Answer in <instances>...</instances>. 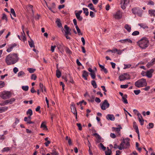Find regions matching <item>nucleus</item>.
Returning <instances> with one entry per match:
<instances>
[{
    "label": "nucleus",
    "mask_w": 155,
    "mask_h": 155,
    "mask_svg": "<svg viewBox=\"0 0 155 155\" xmlns=\"http://www.w3.org/2000/svg\"><path fill=\"white\" fill-rule=\"evenodd\" d=\"M56 46L55 45L52 46V45L51 47V51L52 52H53L54 51L55 48H56Z\"/></svg>",
    "instance_id": "64"
},
{
    "label": "nucleus",
    "mask_w": 155,
    "mask_h": 155,
    "mask_svg": "<svg viewBox=\"0 0 155 155\" xmlns=\"http://www.w3.org/2000/svg\"><path fill=\"white\" fill-rule=\"evenodd\" d=\"M61 72L57 69L56 71V76L58 78H60L61 76Z\"/></svg>",
    "instance_id": "32"
},
{
    "label": "nucleus",
    "mask_w": 155,
    "mask_h": 155,
    "mask_svg": "<svg viewBox=\"0 0 155 155\" xmlns=\"http://www.w3.org/2000/svg\"><path fill=\"white\" fill-rule=\"evenodd\" d=\"M127 94H125L124 95L122 98V101L125 104H127L128 103V101L127 99Z\"/></svg>",
    "instance_id": "25"
},
{
    "label": "nucleus",
    "mask_w": 155,
    "mask_h": 155,
    "mask_svg": "<svg viewBox=\"0 0 155 155\" xmlns=\"http://www.w3.org/2000/svg\"><path fill=\"white\" fill-rule=\"evenodd\" d=\"M89 98H88L87 100L88 101L91 102H93L94 101V96H92L91 97L90 96V97H88Z\"/></svg>",
    "instance_id": "34"
},
{
    "label": "nucleus",
    "mask_w": 155,
    "mask_h": 155,
    "mask_svg": "<svg viewBox=\"0 0 155 155\" xmlns=\"http://www.w3.org/2000/svg\"><path fill=\"white\" fill-rule=\"evenodd\" d=\"M106 118L108 120L112 121L114 120L115 118L114 115L113 114H108L106 116Z\"/></svg>",
    "instance_id": "16"
},
{
    "label": "nucleus",
    "mask_w": 155,
    "mask_h": 155,
    "mask_svg": "<svg viewBox=\"0 0 155 155\" xmlns=\"http://www.w3.org/2000/svg\"><path fill=\"white\" fill-rule=\"evenodd\" d=\"M39 87L41 89L42 92H43V89L44 91H46V89L45 87L44 86L43 84L41 83H40L39 84Z\"/></svg>",
    "instance_id": "29"
},
{
    "label": "nucleus",
    "mask_w": 155,
    "mask_h": 155,
    "mask_svg": "<svg viewBox=\"0 0 155 155\" xmlns=\"http://www.w3.org/2000/svg\"><path fill=\"white\" fill-rule=\"evenodd\" d=\"M22 89L24 91H27L28 89V87L27 86H24L22 87Z\"/></svg>",
    "instance_id": "45"
},
{
    "label": "nucleus",
    "mask_w": 155,
    "mask_h": 155,
    "mask_svg": "<svg viewBox=\"0 0 155 155\" xmlns=\"http://www.w3.org/2000/svg\"><path fill=\"white\" fill-rule=\"evenodd\" d=\"M83 10L84 11V13L86 16H87L89 15V12L88 11V9L87 8H83Z\"/></svg>",
    "instance_id": "38"
},
{
    "label": "nucleus",
    "mask_w": 155,
    "mask_h": 155,
    "mask_svg": "<svg viewBox=\"0 0 155 155\" xmlns=\"http://www.w3.org/2000/svg\"><path fill=\"white\" fill-rule=\"evenodd\" d=\"M51 155H58V153L56 151L55 149L54 148L52 150V152L51 153Z\"/></svg>",
    "instance_id": "36"
},
{
    "label": "nucleus",
    "mask_w": 155,
    "mask_h": 155,
    "mask_svg": "<svg viewBox=\"0 0 155 155\" xmlns=\"http://www.w3.org/2000/svg\"><path fill=\"white\" fill-rule=\"evenodd\" d=\"M138 120L139 122L140 123V124L141 125H143L144 124V120L143 119H140L139 117H138Z\"/></svg>",
    "instance_id": "46"
},
{
    "label": "nucleus",
    "mask_w": 155,
    "mask_h": 155,
    "mask_svg": "<svg viewBox=\"0 0 155 155\" xmlns=\"http://www.w3.org/2000/svg\"><path fill=\"white\" fill-rule=\"evenodd\" d=\"M5 83L4 82L0 81V89L1 88L5 86Z\"/></svg>",
    "instance_id": "50"
},
{
    "label": "nucleus",
    "mask_w": 155,
    "mask_h": 155,
    "mask_svg": "<svg viewBox=\"0 0 155 155\" xmlns=\"http://www.w3.org/2000/svg\"><path fill=\"white\" fill-rule=\"evenodd\" d=\"M88 143H89L88 146H89V153L90 155H92L93 154V153H92L91 151V149H90V146H91V144H90V142H89V141L88 140Z\"/></svg>",
    "instance_id": "56"
},
{
    "label": "nucleus",
    "mask_w": 155,
    "mask_h": 155,
    "mask_svg": "<svg viewBox=\"0 0 155 155\" xmlns=\"http://www.w3.org/2000/svg\"><path fill=\"white\" fill-rule=\"evenodd\" d=\"M124 142L123 141L120 143V146H119V149L120 150H122L124 149Z\"/></svg>",
    "instance_id": "37"
},
{
    "label": "nucleus",
    "mask_w": 155,
    "mask_h": 155,
    "mask_svg": "<svg viewBox=\"0 0 155 155\" xmlns=\"http://www.w3.org/2000/svg\"><path fill=\"white\" fill-rule=\"evenodd\" d=\"M88 7H89L90 9L91 10L94 11L95 12H96V11L94 7V6L93 5V4L91 3L89 4L88 5Z\"/></svg>",
    "instance_id": "27"
},
{
    "label": "nucleus",
    "mask_w": 155,
    "mask_h": 155,
    "mask_svg": "<svg viewBox=\"0 0 155 155\" xmlns=\"http://www.w3.org/2000/svg\"><path fill=\"white\" fill-rule=\"evenodd\" d=\"M88 73L85 71H83L82 77L86 80H87V77L88 76Z\"/></svg>",
    "instance_id": "22"
},
{
    "label": "nucleus",
    "mask_w": 155,
    "mask_h": 155,
    "mask_svg": "<svg viewBox=\"0 0 155 155\" xmlns=\"http://www.w3.org/2000/svg\"><path fill=\"white\" fill-rule=\"evenodd\" d=\"M91 83L94 88H96L97 87V85L95 81H92L91 82Z\"/></svg>",
    "instance_id": "40"
},
{
    "label": "nucleus",
    "mask_w": 155,
    "mask_h": 155,
    "mask_svg": "<svg viewBox=\"0 0 155 155\" xmlns=\"http://www.w3.org/2000/svg\"><path fill=\"white\" fill-rule=\"evenodd\" d=\"M24 74H25V73L24 72H23L22 71H20L18 73V77H20V76H21L22 75H24Z\"/></svg>",
    "instance_id": "63"
},
{
    "label": "nucleus",
    "mask_w": 155,
    "mask_h": 155,
    "mask_svg": "<svg viewBox=\"0 0 155 155\" xmlns=\"http://www.w3.org/2000/svg\"><path fill=\"white\" fill-rule=\"evenodd\" d=\"M71 112L75 115L76 118L77 119V113L75 105L74 103L72 102L71 105Z\"/></svg>",
    "instance_id": "8"
},
{
    "label": "nucleus",
    "mask_w": 155,
    "mask_h": 155,
    "mask_svg": "<svg viewBox=\"0 0 155 155\" xmlns=\"http://www.w3.org/2000/svg\"><path fill=\"white\" fill-rule=\"evenodd\" d=\"M120 87L121 88H126L128 87V85H121L120 86Z\"/></svg>",
    "instance_id": "60"
},
{
    "label": "nucleus",
    "mask_w": 155,
    "mask_h": 155,
    "mask_svg": "<svg viewBox=\"0 0 155 155\" xmlns=\"http://www.w3.org/2000/svg\"><path fill=\"white\" fill-rule=\"evenodd\" d=\"M25 8L27 9V11L29 12L31 11L33 13V6L31 5H26L25 7Z\"/></svg>",
    "instance_id": "15"
},
{
    "label": "nucleus",
    "mask_w": 155,
    "mask_h": 155,
    "mask_svg": "<svg viewBox=\"0 0 155 155\" xmlns=\"http://www.w3.org/2000/svg\"><path fill=\"white\" fill-rule=\"evenodd\" d=\"M133 127L134 129L135 130L136 132L137 133V134H139V131L138 128L137 123L135 121L133 122Z\"/></svg>",
    "instance_id": "18"
},
{
    "label": "nucleus",
    "mask_w": 155,
    "mask_h": 155,
    "mask_svg": "<svg viewBox=\"0 0 155 155\" xmlns=\"http://www.w3.org/2000/svg\"><path fill=\"white\" fill-rule=\"evenodd\" d=\"M11 12L13 15L14 17H15L16 16L15 12L14 9L12 8L11 9Z\"/></svg>",
    "instance_id": "47"
},
{
    "label": "nucleus",
    "mask_w": 155,
    "mask_h": 155,
    "mask_svg": "<svg viewBox=\"0 0 155 155\" xmlns=\"http://www.w3.org/2000/svg\"><path fill=\"white\" fill-rule=\"evenodd\" d=\"M146 87L143 88V89L145 91H148L150 88V86H146Z\"/></svg>",
    "instance_id": "55"
},
{
    "label": "nucleus",
    "mask_w": 155,
    "mask_h": 155,
    "mask_svg": "<svg viewBox=\"0 0 155 155\" xmlns=\"http://www.w3.org/2000/svg\"><path fill=\"white\" fill-rule=\"evenodd\" d=\"M130 76L127 73H124L119 77V79L120 81L125 80L126 79H130Z\"/></svg>",
    "instance_id": "6"
},
{
    "label": "nucleus",
    "mask_w": 155,
    "mask_h": 155,
    "mask_svg": "<svg viewBox=\"0 0 155 155\" xmlns=\"http://www.w3.org/2000/svg\"><path fill=\"white\" fill-rule=\"evenodd\" d=\"M75 28H76V30H77V32H78V35H82V34L81 32V31H80L79 28L78 27V26H75Z\"/></svg>",
    "instance_id": "44"
},
{
    "label": "nucleus",
    "mask_w": 155,
    "mask_h": 155,
    "mask_svg": "<svg viewBox=\"0 0 155 155\" xmlns=\"http://www.w3.org/2000/svg\"><path fill=\"white\" fill-rule=\"evenodd\" d=\"M139 32L138 31H135L132 33V35L133 36H136L139 35Z\"/></svg>",
    "instance_id": "51"
},
{
    "label": "nucleus",
    "mask_w": 155,
    "mask_h": 155,
    "mask_svg": "<svg viewBox=\"0 0 155 155\" xmlns=\"http://www.w3.org/2000/svg\"><path fill=\"white\" fill-rule=\"evenodd\" d=\"M109 106L110 104L108 103L107 101V100H105L101 105V108L102 110H105L106 108L109 107Z\"/></svg>",
    "instance_id": "7"
},
{
    "label": "nucleus",
    "mask_w": 155,
    "mask_h": 155,
    "mask_svg": "<svg viewBox=\"0 0 155 155\" xmlns=\"http://www.w3.org/2000/svg\"><path fill=\"white\" fill-rule=\"evenodd\" d=\"M37 78L35 74H32L31 76V79H33L34 80H35Z\"/></svg>",
    "instance_id": "57"
},
{
    "label": "nucleus",
    "mask_w": 155,
    "mask_h": 155,
    "mask_svg": "<svg viewBox=\"0 0 155 155\" xmlns=\"http://www.w3.org/2000/svg\"><path fill=\"white\" fill-rule=\"evenodd\" d=\"M8 100L9 101V104H11L13 102H14L15 101V98H13Z\"/></svg>",
    "instance_id": "59"
},
{
    "label": "nucleus",
    "mask_w": 155,
    "mask_h": 155,
    "mask_svg": "<svg viewBox=\"0 0 155 155\" xmlns=\"http://www.w3.org/2000/svg\"><path fill=\"white\" fill-rule=\"evenodd\" d=\"M138 25L140 26L141 28H142L143 29L148 28V27L146 25L143 23L139 24Z\"/></svg>",
    "instance_id": "39"
},
{
    "label": "nucleus",
    "mask_w": 155,
    "mask_h": 155,
    "mask_svg": "<svg viewBox=\"0 0 155 155\" xmlns=\"http://www.w3.org/2000/svg\"><path fill=\"white\" fill-rule=\"evenodd\" d=\"M149 14L150 16L155 17V10L150 9L148 11Z\"/></svg>",
    "instance_id": "19"
},
{
    "label": "nucleus",
    "mask_w": 155,
    "mask_h": 155,
    "mask_svg": "<svg viewBox=\"0 0 155 155\" xmlns=\"http://www.w3.org/2000/svg\"><path fill=\"white\" fill-rule=\"evenodd\" d=\"M154 2L150 0H149L147 3L148 5H154Z\"/></svg>",
    "instance_id": "54"
},
{
    "label": "nucleus",
    "mask_w": 155,
    "mask_h": 155,
    "mask_svg": "<svg viewBox=\"0 0 155 155\" xmlns=\"http://www.w3.org/2000/svg\"><path fill=\"white\" fill-rule=\"evenodd\" d=\"M75 16H76V18L78 19V20L79 21H81L83 19L82 17L80 16V15L79 14H75Z\"/></svg>",
    "instance_id": "35"
},
{
    "label": "nucleus",
    "mask_w": 155,
    "mask_h": 155,
    "mask_svg": "<svg viewBox=\"0 0 155 155\" xmlns=\"http://www.w3.org/2000/svg\"><path fill=\"white\" fill-rule=\"evenodd\" d=\"M132 13L134 14H137L138 16H141L143 11L139 8H134L132 9Z\"/></svg>",
    "instance_id": "5"
},
{
    "label": "nucleus",
    "mask_w": 155,
    "mask_h": 155,
    "mask_svg": "<svg viewBox=\"0 0 155 155\" xmlns=\"http://www.w3.org/2000/svg\"><path fill=\"white\" fill-rule=\"evenodd\" d=\"M28 42L29 45L31 48L35 47L34 41L31 38V41H28Z\"/></svg>",
    "instance_id": "28"
},
{
    "label": "nucleus",
    "mask_w": 155,
    "mask_h": 155,
    "mask_svg": "<svg viewBox=\"0 0 155 155\" xmlns=\"http://www.w3.org/2000/svg\"><path fill=\"white\" fill-rule=\"evenodd\" d=\"M134 92L136 95H138L140 93V91L139 90H134Z\"/></svg>",
    "instance_id": "58"
},
{
    "label": "nucleus",
    "mask_w": 155,
    "mask_h": 155,
    "mask_svg": "<svg viewBox=\"0 0 155 155\" xmlns=\"http://www.w3.org/2000/svg\"><path fill=\"white\" fill-rule=\"evenodd\" d=\"M12 149V147H5L3 148L2 150V151L3 152H8L10 150Z\"/></svg>",
    "instance_id": "33"
},
{
    "label": "nucleus",
    "mask_w": 155,
    "mask_h": 155,
    "mask_svg": "<svg viewBox=\"0 0 155 155\" xmlns=\"http://www.w3.org/2000/svg\"><path fill=\"white\" fill-rule=\"evenodd\" d=\"M26 114L27 115L29 114L30 116H31L32 114V111L31 109H29L27 111Z\"/></svg>",
    "instance_id": "43"
},
{
    "label": "nucleus",
    "mask_w": 155,
    "mask_h": 155,
    "mask_svg": "<svg viewBox=\"0 0 155 155\" xmlns=\"http://www.w3.org/2000/svg\"><path fill=\"white\" fill-rule=\"evenodd\" d=\"M18 54L16 53L10 54L5 58V62L8 65L14 64L19 60Z\"/></svg>",
    "instance_id": "1"
},
{
    "label": "nucleus",
    "mask_w": 155,
    "mask_h": 155,
    "mask_svg": "<svg viewBox=\"0 0 155 155\" xmlns=\"http://www.w3.org/2000/svg\"><path fill=\"white\" fill-rule=\"evenodd\" d=\"M153 72L154 70L153 69H151L147 71L146 76L149 78H151L152 76V73Z\"/></svg>",
    "instance_id": "12"
},
{
    "label": "nucleus",
    "mask_w": 155,
    "mask_h": 155,
    "mask_svg": "<svg viewBox=\"0 0 155 155\" xmlns=\"http://www.w3.org/2000/svg\"><path fill=\"white\" fill-rule=\"evenodd\" d=\"M70 30H65V35H71V33L70 32Z\"/></svg>",
    "instance_id": "61"
},
{
    "label": "nucleus",
    "mask_w": 155,
    "mask_h": 155,
    "mask_svg": "<svg viewBox=\"0 0 155 155\" xmlns=\"http://www.w3.org/2000/svg\"><path fill=\"white\" fill-rule=\"evenodd\" d=\"M123 141L124 142V149L129 148L130 146L129 138H127L125 139H124Z\"/></svg>",
    "instance_id": "10"
},
{
    "label": "nucleus",
    "mask_w": 155,
    "mask_h": 155,
    "mask_svg": "<svg viewBox=\"0 0 155 155\" xmlns=\"http://www.w3.org/2000/svg\"><path fill=\"white\" fill-rule=\"evenodd\" d=\"M56 23L58 27L61 28L62 27V24L61 22V21L59 19H57L56 21Z\"/></svg>",
    "instance_id": "31"
},
{
    "label": "nucleus",
    "mask_w": 155,
    "mask_h": 155,
    "mask_svg": "<svg viewBox=\"0 0 155 155\" xmlns=\"http://www.w3.org/2000/svg\"><path fill=\"white\" fill-rule=\"evenodd\" d=\"M99 145L101 148L103 150H106V147L104 146V145L102 143H100Z\"/></svg>",
    "instance_id": "52"
},
{
    "label": "nucleus",
    "mask_w": 155,
    "mask_h": 155,
    "mask_svg": "<svg viewBox=\"0 0 155 155\" xmlns=\"http://www.w3.org/2000/svg\"><path fill=\"white\" fill-rule=\"evenodd\" d=\"M12 94L11 93L8 91H4L1 93L0 97L2 99L5 100L8 99L11 97Z\"/></svg>",
    "instance_id": "4"
},
{
    "label": "nucleus",
    "mask_w": 155,
    "mask_h": 155,
    "mask_svg": "<svg viewBox=\"0 0 155 155\" xmlns=\"http://www.w3.org/2000/svg\"><path fill=\"white\" fill-rule=\"evenodd\" d=\"M119 42L122 43H125L127 42L131 43H132V40L129 38H127L123 40H120L119 41Z\"/></svg>",
    "instance_id": "14"
},
{
    "label": "nucleus",
    "mask_w": 155,
    "mask_h": 155,
    "mask_svg": "<svg viewBox=\"0 0 155 155\" xmlns=\"http://www.w3.org/2000/svg\"><path fill=\"white\" fill-rule=\"evenodd\" d=\"M113 16L116 19H120L122 17V13L120 11H118L115 13L114 14Z\"/></svg>",
    "instance_id": "11"
},
{
    "label": "nucleus",
    "mask_w": 155,
    "mask_h": 155,
    "mask_svg": "<svg viewBox=\"0 0 155 155\" xmlns=\"http://www.w3.org/2000/svg\"><path fill=\"white\" fill-rule=\"evenodd\" d=\"M155 64V58L153 59L151 61L149 62H148L147 64V66L148 67H150L152 65Z\"/></svg>",
    "instance_id": "20"
},
{
    "label": "nucleus",
    "mask_w": 155,
    "mask_h": 155,
    "mask_svg": "<svg viewBox=\"0 0 155 155\" xmlns=\"http://www.w3.org/2000/svg\"><path fill=\"white\" fill-rule=\"evenodd\" d=\"M41 127L44 130H47L48 129L45 122H43L41 123Z\"/></svg>",
    "instance_id": "23"
},
{
    "label": "nucleus",
    "mask_w": 155,
    "mask_h": 155,
    "mask_svg": "<svg viewBox=\"0 0 155 155\" xmlns=\"http://www.w3.org/2000/svg\"><path fill=\"white\" fill-rule=\"evenodd\" d=\"M107 151L105 152V155H111L112 153V151L109 149L108 147H107Z\"/></svg>",
    "instance_id": "30"
},
{
    "label": "nucleus",
    "mask_w": 155,
    "mask_h": 155,
    "mask_svg": "<svg viewBox=\"0 0 155 155\" xmlns=\"http://www.w3.org/2000/svg\"><path fill=\"white\" fill-rule=\"evenodd\" d=\"M27 124H33V125L32 126L33 127H35V124H34L35 122L33 121H31L30 120H29V121H28L27 123Z\"/></svg>",
    "instance_id": "49"
},
{
    "label": "nucleus",
    "mask_w": 155,
    "mask_h": 155,
    "mask_svg": "<svg viewBox=\"0 0 155 155\" xmlns=\"http://www.w3.org/2000/svg\"><path fill=\"white\" fill-rule=\"evenodd\" d=\"M28 70L30 73H34L36 70L35 68H28Z\"/></svg>",
    "instance_id": "42"
},
{
    "label": "nucleus",
    "mask_w": 155,
    "mask_h": 155,
    "mask_svg": "<svg viewBox=\"0 0 155 155\" xmlns=\"http://www.w3.org/2000/svg\"><path fill=\"white\" fill-rule=\"evenodd\" d=\"M129 0H122L121 1V8L123 9H125L127 4L129 3Z\"/></svg>",
    "instance_id": "9"
},
{
    "label": "nucleus",
    "mask_w": 155,
    "mask_h": 155,
    "mask_svg": "<svg viewBox=\"0 0 155 155\" xmlns=\"http://www.w3.org/2000/svg\"><path fill=\"white\" fill-rule=\"evenodd\" d=\"M147 85V83L146 79L144 78L139 79L135 83V86L138 88L146 86Z\"/></svg>",
    "instance_id": "3"
},
{
    "label": "nucleus",
    "mask_w": 155,
    "mask_h": 155,
    "mask_svg": "<svg viewBox=\"0 0 155 155\" xmlns=\"http://www.w3.org/2000/svg\"><path fill=\"white\" fill-rule=\"evenodd\" d=\"M149 41L145 37H143L137 42V45L142 49H145L149 45Z\"/></svg>",
    "instance_id": "2"
},
{
    "label": "nucleus",
    "mask_w": 155,
    "mask_h": 155,
    "mask_svg": "<svg viewBox=\"0 0 155 155\" xmlns=\"http://www.w3.org/2000/svg\"><path fill=\"white\" fill-rule=\"evenodd\" d=\"M2 20H5L6 21H7V16L5 13H3L2 14Z\"/></svg>",
    "instance_id": "48"
},
{
    "label": "nucleus",
    "mask_w": 155,
    "mask_h": 155,
    "mask_svg": "<svg viewBox=\"0 0 155 155\" xmlns=\"http://www.w3.org/2000/svg\"><path fill=\"white\" fill-rule=\"evenodd\" d=\"M17 44L16 43H14L11 44L9 47L6 50L7 52H10L13 49V48L17 46Z\"/></svg>",
    "instance_id": "13"
},
{
    "label": "nucleus",
    "mask_w": 155,
    "mask_h": 155,
    "mask_svg": "<svg viewBox=\"0 0 155 155\" xmlns=\"http://www.w3.org/2000/svg\"><path fill=\"white\" fill-rule=\"evenodd\" d=\"M77 125L78 127L79 130H81L82 129L81 124L80 123H77Z\"/></svg>",
    "instance_id": "62"
},
{
    "label": "nucleus",
    "mask_w": 155,
    "mask_h": 155,
    "mask_svg": "<svg viewBox=\"0 0 155 155\" xmlns=\"http://www.w3.org/2000/svg\"><path fill=\"white\" fill-rule=\"evenodd\" d=\"M124 28L128 32H130L131 30V27L128 24H126L124 25Z\"/></svg>",
    "instance_id": "24"
},
{
    "label": "nucleus",
    "mask_w": 155,
    "mask_h": 155,
    "mask_svg": "<svg viewBox=\"0 0 155 155\" xmlns=\"http://www.w3.org/2000/svg\"><path fill=\"white\" fill-rule=\"evenodd\" d=\"M8 109V107L6 106L0 107V113L3 112Z\"/></svg>",
    "instance_id": "26"
},
{
    "label": "nucleus",
    "mask_w": 155,
    "mask_h": 155,
    "mask_svg": "<svg viewBox=\"0 0 155 155\" xmlns=\"http://www.w3.org/2000/svg\"><path fill=\"white\" fill-rule=\"evenodd\" d=\"M118 127H112V129L113 130L117 132L118 133H119L120 131V129H122V128L120 125H119Z\"/></svg>",
    "instance_id": "21"
},
{
    "label": "nucleus",
    "mask_w": 155,
    "mask_h": 155,
    "mask_svg": "<svg viewBox=\"0 0 155 155\" xmlns=\"http://www.w3.org/2000/svg\"><path fill=\"white\" fill-rule=\"evenodd\" d=\"M83 102H84V105H86L87 104V102L83 100L78 103H77V104L78 105H80V106H81L82 105L81 104L83 103Z\"/></svg>",
    "instance_id": "41"
},
{
    "label": "nucleus",
    "mask_w": 155,
    "mask_h": 155,
    "mask_svg": "<svg viewBox=\"0 0 155 155\" xmlns=\"http://www.w3.org/2000/svg\"><path fill=\"white\" fill-rule=\"evenodd\" d=\"M88 70L91 72L90 74L91 78L93 79H94L95 78V74L94 71L92 70V68H88Z\"/></svg>",
    "instance_id": "17"
},
{
    "label": "nucleus",
    "mask_w": 155,
    "mask_h": 155,
    "mask_svg": "<svg viewBox=\"0 0 155 155\" xmlns=\"http://www.w3.org/2000/svg\"><path fill=\"white\" fill-rule=\"evenodd\" d=\"M154 126L153 124L152 123H149V127H147L149 129L152 128Z\"/></svg>",
    "instance_id": "53"
}]
</instances>
